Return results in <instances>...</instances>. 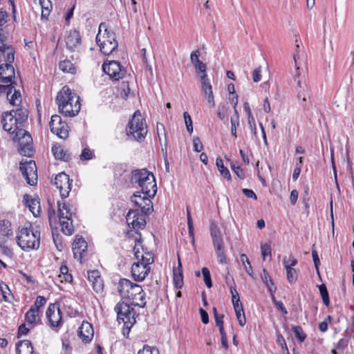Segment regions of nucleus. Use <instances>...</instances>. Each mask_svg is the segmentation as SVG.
Wrapping results in <instances>:
<instances>
[{
    "mask_svg": "<svg viewBox=\"0 0 354 354\" xmlns=\"http://www.w3.org/2000/svg\"><path fill=\"white\" fill-rule=\"evenodd\" d=\"M130 182L132 185L137 184L141 188V192H136L131 197V201L138 207H141L145 214H151L153 212V207L145 208L141 207V203L134 198H140L142 201L151 203L150 198H153L157 192V186L155 177L153 173L149 172L147 169H133L131 173Z\"/></svg>",
    "mask_w": 354,
    "mask_h": 354,
    "instance_id": "1",
    "label": "nucleus"
},
{
    "mask_svg": "<svg viewBox=\"0 0 354 354\" xmlns=\"http://www.w3.org/2000/svg\"><path fill=\"white\" fill-rule=\"evenodd\" d=\"M79 99V96L73 93L68 86H64L56 97L59 112L67 117L75 116L80 110Z\"/></svg>",
    "mask_w": 354,
    "mask_h": 354,
    "instance_id": "2",
    "label": "nucleus"
},
{
    "mask_svg": "<svg viewBox=\"0 0 354 354\" xmlns=\"http://www.w3.org/2000/svg\"><path fill=\"white\" fill-rule=\"evenodd\" d=\"M118 292L122 298L130 300H139L140 303L132 302V305L145 308L146 306L145 292L142 287L127 279H120L118 286Z\"/></svg>",
    "mask_w": 354,
    "mask_h": 354,
    "instance_id": "3",
    "label": "nucleus"
},
{
    "mask_svg": "<svg viewBox=\"0 0 354 354\" xmlns=\"http://www.w3.org/2000/svg\"><path fill=\"white\" fill-rule=\"evenodd\" d=\"M17 243L24 251L37 250L40 245V231L34 230L30 223L19 230L17 236Z\"/></svg>",
    "mask_w": 354,
    "mask_h": 354,
    "instance_id": "4",
    "label": "nucleus"
},
{
    "mask_svg": "<svg viewBox=\"0 0 354 354\" xmlns=\"http://www.w3.org/2000/svg\"><path fill=\"white\" fill-rule=\"evenodd\" d=\"M96 43L100 52L105 55L112 53L118 46L115 32L109 30L106 23L102 22L99 26L96 36Z\"/></svg>",
    "mask_w": 354,
    "mask_h": 354,
    "instance_id": "5",
    "label": "nucleus"
},
{
    "mask_svg": "<svg viewBox=\"0 0 354 354\" xmlns=\"http://www.w3.org/2000/svg\"><path fill=\"white\" fill-rule=\"evenodd\" d=\"M57 216L62 232L66 235H71L73 232L72 224L73 217L76 216L77 208L67 203L57 202Z\"/></svg>",
    "mask_w": 354,
    "mask_h": 354,
    "instance_id": "6",
    "label": "nucleus"
},
{
    "mask_svg": "<svg viewBox=\"0 0 354 354\" xmlns=\"http://www.w3.org/2000/svg\"><path fill=\"white\" fill-rule=\"evenodd\" d=\"M128 136H133L137 141H142L147 133V127L145 118L139 111H136L129 120L126 129Z\"/></svg>",
    "mask_w": 354,
    "mask_h": 354,
    "instance_id": "7",
    "label": "nucleus"
},
{
    "mask_svg": "<svg viewBox=\"0 0 354 354\" xmlns=\"http://www.w3.org/2000/svg\"><path fill=\"white\" fill-rule=\"evenodd\" d=\"M114 310L117 314V320L127 326V330H131L132 326L136 323L138 316L135 309L124 301L116 304Z\"/></svg>",
    "mask_w": 354,
    "mask_h": 354,
    "instance_id": "8",
    "label": "nucleus"
},
{
    "mask_svg": "<svg viewBox=\"0 0 354 354\" xmlns=\"http://www.w3.org/2000/svg\"><path fill=\"white\" fill-rule=\"evenodd\" d=\"M3 129L10 134L14 135L13 140H20V136L26 135V130L21 128L17 120L13 115V111L3 113L1 118Z\"/></svg>",
    "mask_w": 354,
    "mask_h": 354,
    "instance_id": "9",
    "label": "nucleus"
},
{
    "mask_svg": "<svg viewBox=\"0 0 354 354\" xmlns=\"http://www.w3.org/2000/svg\"><path fill=\"white\" fill-rule=\"evenodd\" d=\"M102 70L109 76L111 80L114 81L122 79L127 72L120 63L115 60L109 61L108 63L104 62Z\"/></svg>",
    "mask_w": 354,
    "mask_h": 354,
    "instance_id": "10",
    "label": "nucleus"
},
{
    "mask_svg": "<svg viewBox=\"0 0 354 354\" xmlns=\"http://www.w3.org/2000/svg\"><path fill=\"white\" fill-rule=\"evenodd\" d=\"M19 169L21 170L22 175L28 184L31 186L37 184V166L35 161H21Z\"/></svg>",
    "mask_w": 354,
    "mask_h": 354,
    "instance_id": "11",
    "label": "nucleus"
},
{
    "mask_svg": "<svg viewBox=\"0 0 354 354\" xmlns=\"http://www.w3.org/2000/svg\"><path fill=\"white\" fill-rule=\"evenodd\" d=\"M50 131L62 139H66L68 137V126L65 121H62L59 115L51 116L49 122Z\"/></svg>",
    "mask_w": 354,
    "mask_h": 354,
    "instance_id": "12",
    "label": "nucleus"
},
{
    "mask_svg": "<svg viewBox=\"0 0 354 354\" xmlns=\"http://www.w3.org/2000/svg\"><path fill=\"white\" fill-rule=\"evenodd\" d=\"M297 85L295 88L296 97L304 110H309L308 104H311L309 88L306 83H301L300 80H297Z\"/></svg>",
    "mask_w": 354,
    "mask_h": 354,
    "instance_id": "13",
    "label": "nucleus"
},
{
    "mask_svg": "<svg viewBox=\"0 0 354 354\" xmlns=\"http://www.w3.org/2000/svg\"><path fill=\"white\" fill-rule=\"evenodd\" d=\"M73 180H71L69 176L64 172L59 173L55 178L54 185L59 190L62 198H66L69 196L71 190Z\"/></svg>",
    "mask_w": 354,
    "mask_h": 354,
    "instance_id": "14",
    "label": "nucleus"
},
{
    "mask_svg": "<svg viewBox=\"0 0 354 354\" xmlns=\"http://www.w3.org/2000/svg\"><path fill=\"white\" fill-rule=\"evenodd\" d=\"M46 314L48 325L51 328H59L62 326V313L59 304H50Z\"/></svg>",
    "mask_w": 354,
    "mask_h": 354,
    "instance_id": "15",
    "label": "nucleus"
},
{
    "mask_svg": "<svg viewBox=\"0 0 354 354\" xmlns=\"http://www.w3.org/2000/svg\"><path fill=\"white\" fill-rule=\"evenodd\" d=\"M151 271L149 266H146L140 261L133 263L131 266V274L136 281H143Z\"/></svg>",
    "mask_w": 354,
    "mask_h": 354,
    "instance_id": "16",
    "label": "nucleus"
},
{
    "mask_svg": "<svg viewBox=\"0 0 354 354\" xmlns=\"http://www.w3.org/2000/svg\"><path fill=\"white\" fill-rule=\"evenodd\" d=\"M15 68L12 64H3L0 65V81L3 83L15 82Z\"/></svg>",
    "mask_w": 354,
    "mask_h": 354,
    "instance_id": "17",
    "label": "nucleus"
},
{
    "mask_svg": "<svg viewBox=\"0 0 354 354\" xmlns=\"http://www.w3.org/2000/svg\"><path fill=\"white\" fill-rule=\"evenodd\" d=\"M19 142V153L26 156H31L32 151V139L30 133L26 131L25 136H20V140H17Z\"/></svg>",
    "mask_w": 354,
    "mask_h": 354,
    "instance_id": "18",
    "label": "nucleus"
},
{
    "mask_svg": "<svg viewBox=\"0 0 354 354\" xmlns=\"http://www.w3.org/2000/svg\"><path fill=\"white\" fill-rule=\"evenodd\" d=\"M201 88L203 91L207 102L212 104V106H215L214 97L212 91V86L208 79L207 74L200 75Z\"/></svg>",
    "mask_w": 354,
    "mask_h": 354,
    "instance_id": "19",
    "label": "nucleus"
},
{
    "mask_svg": "<svg viewBox=\"0 0 354 354\" xmlns=\"http://www.w3.org/2000/svg\"><path fill=\"white\" fill-rule=\"evenodd\" d=\"M23 202L24 205L28 207L30 211L34 216H39L41 213L40 200L37 198H32L29 194H24L23 196Z\"/></svg>",
    "mask_w": 354,
    "mask_h": 354,
    "instance_id": "20",
    "label": "nucleus"
},
{
    "mask_svg": "<svg viewBox=\"0 0 354 354\" xmlns=\"http://www.w3.org/2000/svg\"><path fill=\"white\" fill-rule=\"evenodd\" d=\"M82 42V37L78 30L74 29L69 31L66 38V45L71 51H74Z\"/></svg>",
    "mask_w": 354,
    "mask_h": 354,
    "instance_id": "21",
    "label": "nucleus"
},
{
    "mask_svg": "<svg viewBox=\"0 0 354 354\" xmlns=\"http://www.w3.org/2000/svg\"><path fill=\"white\" fill-rule=\"evenodd\" d=\"M88 279L91 283L93 289L96 292L103 290L104 282L98 270H94L88 272Z\"/></svg>",
    "mask_w": 354,
    "mask_h": 354,
    "instance_id": "22",
    "label": "nucleus"
},
{
    "mask_svg": "<svg viewBox=\"0 0 354 354\" xmlns=\"http://www.w3.org/2000/svg\"><path fill=\"white\" fill-rule=\"evenodd\" d=\"M74 258L82 262V255L87 250V243L82 238L76 237L72 246Z\"/></svg>",
    "mask_w": 354,
    "mask_h": 354,
    "instance_id": "23",
    "label": "nucleus"
},
{
    "mask_svg": "<svg viewBox=\"0 0 354 354\" xmlns=\"http://www.w3.org/2000/svg\"><path fill=\"white\" fill-rule=\"evenodd\" d=\"M201 52L199 50H194L190 55V60L194 65L196 73L203 75L207 74V66L205 63L199 59Z\"/></svg>",
    "mask_w": 354,
    "mask_h": 354,
    "instance_id": "24",
    "label": "nucleus"
},
{
    "mask_svg": "<svg viewBox=\"0 0 354 354\" xmlns=\"http://www.w3.org/2000/svg\"><path fill=\"white\" fill-rule=\"evenodd\" d=\"M78 335L84 343L90 342L93 337V326L88 322H83L78 329Z\"/></svg>",
    "mask_w": 354,
    "mask_h": 354,
    "instance_id": "25",
    "label": "nucleus"
},
{
    "mask_svg": "<svg viewBox=\"0 0 354 354\" xmlns=\"http://www.w3.org/2000/svg\"><path fill=\"white\" fill-rule=\"evenodd\" d=\"M140 210L138 211V216H136V217H135L134 219L131 221V228L136 230V232L137 234H138L140 236H141V234H140V232H138V230L144 229L145 227V225H146L145 216L148 215L149 214H145L142 211V208L141 207H140Z\"/></svg>",
    "mask_w": 354,
    "mask_h": 354,
    "instance_id": "26",
    "label": "nucleus"
},
{
    "mask_svg": "<svg viewBox=\"0 0 354 354\" xmlns=\"http://www.w3.org/2000/svg\"><path fill=\"white\" fill-rule=\"evenodd\" d=\"M209 231L214 247L224 244L221 231L215 223L210 224Z\"/></svg>",
    "mask_w": 354,
    "mask_h": 354,
    "instance_id": "27",
    "label": "nucleus"
},
{
    "mask_svg": "<svg viewBox=\"0 0 354 354\" xmlns=\"http://www.w3.org/2000/svg\"><path fill=\"white\" fill-rule=\"evenodd\" d=\"M173 281L174 287L176 289H180L183 286V267L178 257V267L173 269Z\"/></svg>",
    "mask_w": 354,
    "mask_h": 354,
    "instance_id": "28",
    "label": "nucleus"
},
{
    "mask_svg": "<svg viewBox=\"0 0 354 354\" xmlns=\"http://www.w3.org/2000/svg\"><path fill=\"white\" fill-rule=\"evenodd\" d=\"M51 151L56 160L65 162H68L71 160V154L67 150H64L60 145H53Z\"/></svg>",
    "mask_w": 354,
    "mask_h": 354,
    "instance_id": "29",
    "label": "nucleus"
},
{
    "mask_svg": "<svg viewBox=\"0 0 354 354\" xmlns=\"http://www.w3.org/2000/svg\"><path fill=\"white\" fill-rule=\"evenodd\" d=\"M16 351L18 354H36L30 340L18 342L16 344Z\"/></svg>",
    "mask_w": 354,
    "mask_h": 354,
    "instance_id": "30",
    "label": "nucleus"
},
{
    "mask_svg": "<svg viewBox=\"0 0 354 354\" xmlns=\"http://www.w3.org/2000/svg\"><path fill=\"white\" fill-rule=\"evenodd\" d=\"M0 234L4 237H9L13 235L12 223L8 219L0 221Z\"/></svg>",
    "mask_w": 354,
    "mask_h": 354,
    "instance_id": "31",
    "label": "nucleus"
},
{
    "mask_svg": "<svg viewBox=\"0 0 354 354\" xmlns=\"http://www.w3.org/2000/svg\"><path fill=\"white\" fill-rule=\"evenodd\" d=\"M214 248L218 262L221 264H227L228 263V260L226 257L224 244L214 246Z\"/></svg>",
    "mask_w": 354,
    "mask_h": 354,
    "instance_id": "32",
    "label": "nucleus"
},
{
    "mask_svg": "<svg viewBox=\"0 0 354 354\" xmlns=\"http://www.w3.org/2000/svg\"><path fill=\"white\" fill-rule=\"evenodd\" d=\"M11 111H13V115H15V118L17 120L20 125L28 120V111L26 109L19 108L16 110H12Z\"/></svg>",
    "mask_w": 354,
    "mask_h": 354,
    "instance_id": "33",
    "label": "nucleus"
},
{
    "mask_svg": "<svg viewBox=\"0 0 354 354\" xmlns=\"http://www.w3.org/2000/svg\"><path fill=\"white\" fill-rule=\"evenodd\" d=\"M0 290L5 301L12 303L14 299V295L10 290L8 286L3 282L0 283Z\"/></svg>",
    "mask_w": 354,
    "mask_h": 354,
    "instance_id": "34",
    "label": "nucleus"
},
{
    "mask_svg": "<svg viewBox=\"0 0 354 354\" xmlns=\"http://www.w3.org/2000/svg\"><path fill=\"white\" fill-rule=\"evenodd\" d=\"M216 165L223 178L230 180L232 179L230 172L229 169L224 166L223 161L221 158L218 157L216 158Z\"/></svg>",
    "mask_w": 354,
    "mask_h": 354,
    "instance_id": "35",
    "label": "nucleus"
},
{
    "mask_svg": "<svg viewBox=\"0 0 354 354\" xmlns=\"http://www.w3.org/2000/svg\"><path fill=\"white\" fill-rule=\"evenodd\" d=\"M59 68L64 73L74 74L76 71L73 64L68 59L61 61L59 64Z\"/></svg>",
    "mask_w": 354,
    "mask_h": 354,
    "instance_id": "36",
    "label": "nucleus"
},
{
    "mask_svg": "<svg viewBox=\"0 0 354 354\" xmlns=\"http://www.w3.org/2000/svg\"><path fill=\"white\" fill-rule=\"evenodd\" d=\"M287 274V280L290 283H294L297 281L298 274L296 270L293 268L290 267L289 266H286L285 267Z\"/></svg>",
    "mask_w": 354,
    "mask_h": 354,
    "instance_id": "37",
    "label": "nucleus"
},
{
    "mask_svg": "<svg viewBox=\"0 0 354 354\" xmlns=\"http://www.w3.org/2000/svg\"><path fill=\"white\" fill-rule=\"evenodd\" d=\"M319 292L323 301L324 304L326 306H328L330 304V297L329 294L326 288V286L325 284H321L319 286Z\"/></svg>",
    "mask_w": 354,
    "mask_h": 354,
    "instance_id": "38",
    "label": "nucleus"
},
{
    "mask_svg": "<svg viewBox=\"0 0 354 354\" xmlns=\"http://www.w3.org/2000/svg\"><path fill=\"white\" fill-rule=\"evenodd\" d=\"M292 330L299 342H304L306 338V334L304 332L301 326H294L292 327Z\"/></svg>",
    "mask_w": 354,
    "mask_h": 354,
    "instance_id": "39",
    "label": "nucleus"
},
{
    "mask_svg": "<svg viewBox=\"0 0 354 354\" xmlns=\"http://www.w3.org/2000/svg\"><path fill=\"white\" fill-rule=\"evenodd\" d=\"M2 46L5 47V53L6 52V50L8 51L5 59V61L6 62V64H12L15 59L14 48L12 46H8L6 44H3Z\"/></svg>",
    "mask_w": 354,
    "mask_h": 354,
    "instance_id": "40",
    "label": "nucleus"
},
{
    "mask_svg": "<svg viewBox=\"0 0 354 354\" xmlns=\"http://www.w3.org/2000/svg\"><path fill=\"white\" fill-rule=\"evenodd\" d=\"M13 89L14 93L10 98L8 97V100H9L10 104L12 106H17L21 102V95L19 91L16 90L15 88Z\"/></svg>",
    "mask_w": 354,
    "mask_h": 354,
    "instance_id": "41",
    "label": "nucleus"
},
{
    "mask_svg": "<svg viewBox=\"0 0 354 354\" xmlns=\"http://www.w3.org/2000/svg\"><path fill=\"white\" fill-rule=\"evenodd\" d=\"M46 299L44 296L39 295L30 308H32L34 310H36L37 313H39L40 309L46 304Z\"/></svg>",
    "mask_w": 354,
    "mask_h": 354,
    "instance_id": "42",
    "label": "nucleus"
},
{
    "mask_svg": "<svg viewBox=\"0 0 354 354\" xmlns=\"http://www.w3.org/2000/svg\"><path fill=\"white\" fill-rule=\"evenodd\" d=\"M203 279L205 285L207 288H210L212 287V281L211 278V274L209 269L206 267H203L201 270Z\"/></svg>",
    "mask_w": 354,
    "mask_h": 354,
    "instance_id": "43",
    "label": "nucleus"
},
{
    "mask_svg": "<svg viewBox=\"0 0 354 354\" xmlns=\"http://www.w3.org/2000/svg\"><path fill=\"white\" fill-rule=\"evenodd\" d=\"M140 262L146 266H149L150 264L153 263V254L148 252H145V255L142 254Z\"/></svg>",
    "mask_w": 354,
    "mask_h": 354,
    "instance_id": "44",
    "label": "nucleus"
},
{
    "mask_svg": "<svg viewBox=\"0 0 354 354\" xmlns=\"http://www.w3.org/2000/svg\"><path fill=\"white\" fill-rule=\"evenodd\" d=\"M241 260L245 267V272L250 275L252 276L253 270L250 262L248 257L245 254L241 255Z\"/></svg>",
    "mask_w": 354,
    "mask_h": 354,
    "instance_id": "45",
    "label": "nucleus"
},
{
    "mask_svg": "<svg viewBox=\"0 0 354 354\" xmlns=\"http://www.w3.org/2000/svg\"><path fill=\"white\" fill-rule=\"evenodd\" d=\"M36 310L32 308H30L28 312L25 315V320L29 324H32L36 322Z\"/></svg>",
    "mask_w": 354,
    "mask_h": 354,
    "instance_id": "46",
    "label": "nucleus"
},
{
    "mask_svg": "<svg viewBox=\"0 0 354 354\" xmlns=\"http://www.w3.org/2000/svg\"><path fill=\"white\" fill-rule=\"evenodd\" d=\"M130 93V88L129 82L127 81H123L121 83V91H120V95L122 98L126 100L128 98L129 95Z\"/></svg>",
    "mask_w": 354,
    "mask_h": 354,
    "instance_id": "47",
    "label": "nucleus"
},
{
    "mask_svg": "<svg viewBox=\"0 0 354 354\" xmlns=\"http://www.w3.org/2000/svg\"><path fill=\"white\" fill-rule=\"evenodd\" d=\"M138 354H159V350L156 347L145 344L142 349L138 352Z\"/></svg>",
    "mask_w": 354,
    "mask_h": 354,
    "instance_id": "48",
    "label": "nucleus"
},
{
    "mask_svg": "<svg viewBox=\"0 0 354 354\" xmlns=\"http://www.w3.org/2000/svg\"><path fill=\"white\" fill-rule=\"evenodd\" d=\"M49 206L48 207V218L50 225L52 226L53 223H55L57 221L55 211L53 205L48 202Z\"/></svg>",
    "mask_w": 354,
    "mask_h": 354,
    "instance_id": "49",
    "label": "nucleus"
},
{
    "mask_svg": "<svg viewBox=\"0 0 354 354\" xmlns=\"http://www.w3.org/2000/svg\"><path fill=\"white\" fill-rule=\"evenodd\" d=\"M9 83L10 84L7 85L0 84V93H6L7 97H8L9 95L12 92V90L15 88V84H16V82Z\"/></svg>",
    "mask_w": 354,
    "mask_h": 354,
    "instance_id": "50",
    "label": "nucleus"
},
{
    "mask_svg": "<svg viewBox=\"0 0 354 354\" xmlns=\"http://www.w3.org/2000/svg\"><path fill=\"white\" fill-rule=\"evenodd\" d=\"M52 235H53V241L56 245V248H57V250L61 251L63 248L62 236H60V234L59 233H57V232L55 233L54 230L52 231Z\"/></svg>",
    "mask_w": 354,
    "mask_h": 354,
    "instance_id": "51",
    "label": "nucleus"
},
{
    "mask_svg": "<svg viewBox=\"0 0 354 354\" xmlns=\"http://www.w3.org/2000/svg\"><path fill=\"white\" fill-rule=\"evenodd\" d=\"M332 320L333 317L330 315H328L323 322L319 323V330L323 333L327 331L328 324H330Z\"/></svg>",
    "mask_w": 354,
    "mask_h": 354,
    "instance_id": "52",
    "label": "nucleus"
},
{
    "mask_svg": "<svg viewBox=\"0 0 354 354\" xmlns=\"http://www.w3.org/2000/svg\"><path fill=\"white\" fill-rule=\"evenodd\" d=\"M94 155L93 151L88 148H84L80 155V160H88L93 158Z\"/></svg>",
    "mask_w": 354,
    "mask_h": 354,
    "instance_id": "53",
    "label": "nucleus"
},
{
    "mask_svg": "<svg viewBox=\"0 0 354 354\" xmlns=\"http://www.w3.org/2000/svg\"><path fill=\"white\" fill-rule=\"evenodd\" d=\"M314 246L315 245H313L312 248V257H313V260L317 272L318 274H319V267L320 265V260H319V255H318L317 250L315 249H314Z\"/></svg>",
    "mask_w": 354,
    "mask_h": 354,
    "instance_id": "54",
    "label": "nucleus"
},
{
    "mask_svg": "<svg viewBox=\"0 0 354 354\" xmlns=\"http://www.w3.org/2000/svg\"><path fill=\"white\" fill-rule=\"evenodd\" d=\"M270 282L272 284V286H268V292H270L272 303L275 304L278 301L274 296V293L277 288L272 279H270Z\"/></svg>",
    "mask_w": 354,
    "mask_h": 354,
    "instance_id": "55",
    "label": "nucleus"
},
{
    "mask_svg": "<svg viewBox=\"0 0 354 354\" xmlns=\"http://www.w3.org/2000/svg\"><path fill=\"white\" fill-rule=\"evenodd\" d=\"M261 250L263 260L266 259V257L271 256V247L269 244H261Z\"/></svg>",
    "mask_w": 354,
    "mask_h": 354,
    "instance_id": "56",
    "label": "nucleus"
},
{
    "mask_svg": "<svg viewBox=\"0 0 354 354\" xmlns=\"http://www.w3.org/2000/svg\"><path fill=\"white\" fill-rule=\"evenodd\" d=\"M138 211H139V209H130L128 212V213L126 216V220H127V223L129 226H131V222L132 220L134 219L135 217H136V216H138Z\"/></svg>",
    "mask_w": 354,
    "mask_h": 354,
    "instance_id": "57",
    "label": "nucleus"
},
{
    "mask_svg": "<svg viewBox=\"0 0 354 354\" xmlns=\"http://www.w3.org/2000/svg\"><path fill=\"white\" fill-rule=\"evenodd\" d=\"M193 147H194V151L196 152H200L203 149V145L202 144V142L201 141V139L198 137H194L193 138Z\"/></svg>",
    "mask_w": 354,
    "mask_h": 354,
    "instance_id": "58",
    "label": "nucleus"
},
{
    "mask_svg": "<svg viewBox=\"0 0 354 354\" xmlns=\"http://www.w3.org/2000/svg\"><path fill=\"white\" fill-rule=\"evenodd\" d=\"M283 264L284 267H286V266L288 265L290 267L293 268L294 266H295L297 264V260L294 257V256L292 254H290L289 256L288 259H286V258L283 259Z\"/></svg>",
    "mask_w": 354,
    "mask_h": 354,
    "instance_id": "59",
    "label": "nucleus"
},
{
    "mask_svg": "<svg viewBox=\"0 0 354 354\" xmlns=\"http://www.w3.org/2000/svg\"><path fill=\"white\" fill-rule=\"evenodd\" d=\"M230 122H231V134L234 138H236L237 137L236 127L239 126V120H235L234 118H231Z\"/></svg>",
    "mask_w": 354,
    "mask_h": 354,
    "instance_id": "60",
    "label": "nucleus"
},
{
    "mask_svg": "<svg viewBox=\"0 0 354 354\" xmlns=\"http://www.w3.org/2000/svg\"><path fill=\"white\" fill-rule=\"evenodd\" d=\"M219 332H220V334L221 336V344L225 349H227L228 348V342H227V335L225 331V329L219 328Z\"/></svg>",
    "mask_w": 354,
    "mask_h": 354,
    "instance_id": "61",
    "label": "nucleus"
},
{
    "mask_svg": "<svg viewBox=\"0 0 354 354\" xmlns=\"http://www.w3.org/2000/svg\"><path fill=\"white\" fill-rule=\"evenodd\" d=\"M235 314H236V317L238 319L239 325L241 326H243L246 323V319H245L244 311L240 312V310H239V311L235 313Z\"/></svg>",
    "mask_w": 354,
    "mask_h": 354,
    "instance_id": "62",
    "label": "nucleus"
},
{
    "mask_svg": "<svg viewBox=\"0 0 354 354\" xmlns=\"http://www.w3.org/2000/svg\"><path fill=\"white\" fill-rule=\"evenodd\" d=\"M261 279L263 283L267 286V288L268 289V286H272V284L270 282V279H272L270 276L269 275L268 272L266 269L263 270V275H261Z\"/></svg>",
    "mask_w": 354,
    "mask_h": 354,
    "instance_id": "63",
    "label": "nucleus"
},
{
    "mask_svg": "<svg viewBox=\"0 0 354 354\" xmlns=\"http://www.w3.org/2000/svg\"><path fill=\"white\" fill-rule=\"evenodd\" d=\"M348 343V339L347 338H342L340 339L336 344V348L339 350H344L347 346Z\"/></svg>",
    "mask_w": 354,
    "mask_h": 354,
    "instance_id": "64",
    "label": "nucleus"
}]
</instances>
